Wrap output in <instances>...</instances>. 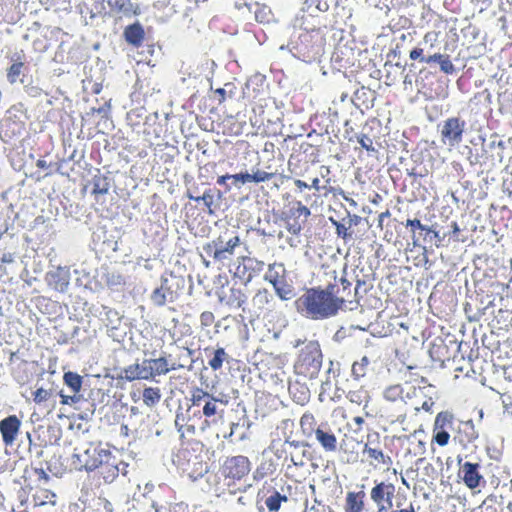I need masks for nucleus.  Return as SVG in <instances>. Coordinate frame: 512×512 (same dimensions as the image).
I'll return each instance as SVG.
<instances>
[{
  "mask_svg": "<svg viewBox=\"0 0 512 512\" xmlns=\"http://www.w3.org/2000/svg\"><path fill=\"white\" fill-rule=\"evenodd\" d=\"M187 197L190 200H194L196 202L202 201L206 208V211L209 214H214L215 199L214 193L211 189L206 190L202 196H194L190 191H188Z\"/></svg>",
  "mask_w": 512,
  "mask_h": 512,
  "instance_id": "31",
  "label": "nucleus"
},
{
  "mask_svg": "<svg viewBox=\"0 0 512 512\" xmlns=\"http://www.w3.org/2000/svg\"><path fill=\"white\" fill-rule=\"evenodd\" d=\"M369 364H370V361L367 356H363L360 359V361H355L352 364V369H351L352 376L357 380L364 377L366 375L367 368H368Z\"/></svg>",
  "mask_w": 512,
  "mask_h": 512,
  "instance_id": "39",
  "label": "nucleus"
},
{
  "mask_svg": "<svg viewBox=\"0 0 512 512\" xmlns=\"http://www.w3.org/2000/svg\"><path fill=\"white\" fill-rule=\"evenodd\" d=\"M424 50L420 47H415L409 53V58L411 60H420L423 63L431 64L438 63L440 66V70L445 74H453L455 71L454 64L452 63L450 56L448 54L435 53L433 55L424 56Z\"/></svg>",
  "mask_w": 512,
  "mask_h": 512,
  "instance_id": "13",
  "label": "nucleus"
},
{
  "mask_svg": "<svg viewBox=\"0 0 512 512\" xmlns=\"http://www.w3.org/2000/svg\"><path fill=\"white\" fill-rule=\"evenodd\" d=\"M365 492L363 490L355 492L349 491L346 494L344 511L362 512L364 510Z\"/></svg>",
  "mask_w": 512,
  "mask_h": 512,
  "instance_id": "26",
  "label": "nucleus"
},
{
  "mask_svg": "<svg viewBox=\"0 0 512 512\" xmlns=\"http://www.w3.org/2000/svg\"><path fill=\"white\" fill-rule=\"evenodd\" d=\"M35 491L32 493V500L35 506L52 505L57 502V495L53 491L35 486Z\"/></svg>",
  "mask_w": 512,
  "mask_h": 512,
  "instance_id": "27",
  "label": "nucleus"
},
{
  "mask_svg": "<svg viewBox=\"0 0 512 512\" xmlns=\"http://www.w3.org/2000/svg\"><path fill=\"white\" fill-rule=\"evenodd\" d=\"M277 175V172H268L257 170L250 174V182L262 183L273 179Z\"/></svg>",
  "mask_w": 512,
  "mask_h": 512,
  "instance_id": "43",
  "label": "nucleus"
},
{
  "mask_svg": "<svg viewBox=\"0 0 512 512\" xmlns=\"http://www.w3.org/2000/svg\"><path fill=\"white\" fill-rule=\"evenodd\" d=\"M316 8L321 12H326L329 10V3L327 0H316Z\"/></svg>",
  "mask_w": 512,
  "mask_h": 512,
  "instance_id": "58",
  "label": "nucleus"
},
{
  "mask_svg": "<svg viewBox=\"0 0 512 512\" xmlns=\"http://www.w3.org/2000/svg\"><path fill=\"white\" fill-rule=\"evenodd\" d=\"M215 321V316L211 311H204L200 315V323L202 327H210Z\"/></svg>",
  "mask_w": 512,
  "mask_h": 512,
  "instance_id": "48",
  "label": "nucleus"
},
{
  "mask_svg": "<svg viewBox=\"0 0 512 512\" xmlns=\"http://www.w3.org/2000/svg\"><path fill=\"white\" fill-rule=\"evenodd\" d=\"M465 129V120L460 117L447 118L440 126L441 142L451 147L459 145L463 141Z\"/></svg>",
  "mask_w": 512,
  "mask_h": 512,
  "instance_id": "8",
  "label": "nucleus"
},
{
  "mask_svg": "<svg viewBox=\"0 0 512 512\" xmlns=\"http://www.w3.org/2000/svg\"><path fill=\"white\" fill-rule=\"evenodd\" d=\"M95 510L96 512H113V505L112 503L103 497H98L95 500Z\"/></svg>",
  "mask_w": 512,
  "mask_h": 512,
  "instance_id": "47",
  "label": "nucleus"
},
{
  "mask_svg": "<svg viewBox=\"0 0 512 512\" xmlns=\"http://www.w3.org/2000/svg\"><path fill=\"white\" fill-rule=\"evenodd\" d=\"M150 370L152 371V378L154 379L156 376L165 375L169 373L171 370L175 369L169 365L168 359L164 356L154 359H147Z\"/></svg>",
  "mask_w": 512,
  "mask_h": 512,
  "instance_id": "28",
  "label": "nucleus"
},
{
  "mask_svg": "<svg viewBox=\"0 0 512 512\" xmlns=\"http://www.w3.org/2000/svg\"><path fill=\"white\" fill-rule=\"evenodd\" d=\"M406 226L412 227L413 231L415 229H419V230H425L427 232H431V229L426 227L425 225H423L419 219H408L406 221Z\"/></svg>",
  "mask_w": 512,
  "mask_h": 512,
  "instance_id": "51",
  "label": "nucleus"
},
{
  "mask_svg": "<svg viewBox=\"0 0 512 512\" xmlns=\"http://www.w3.org/2000/svg\"><path fill=\"white\" fill-rule=\"evenodd\" d=\"M396 486L391 482L374 481L370 490V499L377 506V512H387L393 508Z\"/></svg>",
  "mask_w": 512,
  "mask_h": 512,
  "instance_id": "7",
  "label": "nucleus"
},
{
  "mask_svg": "<svg viewBox=\"0 0 512 512\" xmlns=\"http://www.w3.org/2000/svg\"><path fill=\"white\" fill-rule=\"evenodd\" d=\"M311 215L310 209L301 201L291 202L288 209L282 212L281 219L287 231L292 235H299Z\"/></svg>",
  "mask_w": 512,
  "mask_h": 512,
  "instance_id": "5",
  "label": "nucleus"
},
{
  "mask_svg": "<svg viewBox=\"0 0 512 512\" xmlns=\"http://www.w3.org/2000/svg\"><path fill=\"white\" fill-rule=\"evenodd\" d=\"M63 381L74 393L80 392L82 388V377L79 374L72 371L65 372Z\"/></svg>",
  "mask_w": 512,
  "mask_h": 512,
  "instance_id": "36",
  "label": "nucleus"
},
{
  "mask_svg": "<svg viewBox=\"0 0 512 512\" xmlns=\"http://www.w3.org/2000/svg\"><path fill=\"white\" fill-rule=\"evenodd\" d=\"M52 394H53L52 390H47L42 387L37 388L33 392V401L36 404L40 405V404L48 401L52 397Z\"/></svg>",
  "mask_w": 512,
  "mask_h": 512,
  "instance_id": "44",
  "label": "nucleus"
},
{
  "mask_svg": "<svg viewBox=\"0 0 512 512\" xmlns=\"http://www.w3.org/2000/svg\"><path fill=\"white\" fill-rule=\"evenodd\" d=\"M215 93L219 96V102L223 103L226 99V91L224 88H218L215 90Z\"/></svg>",
  "mask_w": 512,
  "mask_h": 512,
  "instance_id": "61",
  "label": "nucleus"
},
{
  "mask_svg": "<svg viewBox=\"0 0 512 512\" xmlns=\"http://www.w3.org/2000/svg\"><path fill=\"white\" fill-rule=\"evenodd\" d=\"M23 479L30 491L33 490L32 482H47L50 477L43 467L28 466L24 469Z\"/></svg>",
  "mask_w": 512,
  "mask_h": 512,
  "instance_id": "25",
  "label": "nucleus"
},
{
  "mask_svg": "<svg viewBox=\"0 0 512 512\" xmlns=\"http://www.w3.org/2000/svg\"><path fill=\"white\" fill-rule=\"evenodd\" d=\"M21 421L16 415H10L0 421V433L5 445H12L19 433Z\"/></svg>",
  "mask_w": 512,
  "mask_h": 512,
  "instance_id": "16",
  "label": "nucleus"
},
{
  "mask_svg": "<svg viewBox=\"0 0 512 512\" xmlns=\"http://www.w3.org/2000/svg\"><path fill=\"white\" fill-rule=\"evenodd\" d=\"M390 215L391 214H390V211L388 209L385 212H382V213L379 214V216H378V227L379 228L383 227L384 219L390 217Z\"/></svg>",
  "mask_w": 512,
  "mask_h": 512,
  "instance_id": "59",
  "label": "nucleus"
},
{
  "mask_svg": "<svg viewBox=\"0 0 512 512\" xmlns=\"http://www.w3.org/2000/svg\"><path fill=\"white\" fill-rule=\"evenodd\" d=\"M329 295L332 298L334 309L336 314L339 310L343 309L347 303L358 302L357 287L353 288V285L346 278L341 277L338 282L329 284L327 286Z\"/></svg>",
  "mask_w": 512,
  "mask_h": 512,
  "instance_id": "6",
  "label": "nucleus"
},
{
  "mask_svg": "<svg viewBox=\"0 0 512 512\" xmlns=\"http://www.w3.org/2000/svg\"><path fill=\"white\" fill-rule=\"evenodd\" d=\"M23 68V62H15L7 69V80L10 84H14L18 81Z\"/></svg>",
  "mask_w": 512,
  "mask_h": 512,
  "instance_id": "41",
  "label": "nucleus"
},
{
  "mask_svg": "<svg viewBox=\"0 0 512 512\" xmlns=\"http://www.w3.org/2000/svg\"><path fill=\"white\" fill-rule=\"evenodd\" d=\"M160 128L159 124L153 123V124H146L144 128V135L147 137V141H149L152 144V141L154 139L160 138V132L157 130Z\"/></svg>",
  "mask_w": 512,
  "mask_h": 512,
  "instance_id": "46",
  "label": "nucleus"
},
{
  "mask_svg": "<svg viewBox=\"0 0 512 512\" xmlns=\"http://www.w3.org/2000/svg\"><path fill=\"white\" fill-rule=\"evenodd\" d=\"M113 7L126 16L138 15L141 13L140 6L131 0H114Z\"/></svg>",
  "mask_w": 512,
  "mask_h": 512,
  "instance_id": "30",
  "label": "nucleus"
},
{
  "mask_svg": "<svg viewBox=\"0 0 512 512\" xmlns=\"http://www.w3.org/2000/svg\"><path fill=\"white\" fill-rule=\"evenodd\" d=\"M48 285L58 292H65L70 283V275L68 271L58 268L47 275Z\"/></svg>",
  "mask_w": 512,
  "mask_h": 512,
  "instance_id": "22",
  "label": "nucleus"
},
{
  "mask_svg": "<svg viewBox=\"0 0 512 512\" xmlns=\"http://www.w3.org/2000/svg\"><path fill=\"white\" fill-rule=\"evenodd\" d=\"M363 454L367 456L369 464L374 468L379 466H387L389 468L392 465V458L385 454L380 447L373 446L369 438L368 442L364 445Z\"/></svg>",
  "mask_w": 512,
  "mask_h": 512,
  "instance_id": "17",
  "label": "nucleus"
},
{
  "mask_svg": "<svg viewBox=\"0 0 512 512\" xmlns=\"http://www.w3.org/2000/svg\"><path fill=\"white\" fill-rule=\"evenodd\" d=\"M218 404L226 405L227 401L213 396L203 405L202 413L205 417L204 423L206 426L215 425L223 419L224 410L219 409Z\"/></svg>",
  "mask_w": 512,
  "mask_h": 512,
  "instance_id": "18",
  "label": "nucleus"
},
{
  "mask_svg": "<svg viewBox=\"0 0 512 512\" xmlns=\"http://www.w3.org/2000/svg\"><path fill=\"white\" fill-rule=\"evenodd\" d=\"M271 466V463L263 462L260 464V466L257 467V469L254 472V479L260 480L264 478L268 474V470Z\"/></svg>",
  "mask_w": 512,
  "mask_h": 512,
  "instance_id": "50",
  "label": "nucleus"
},
{
  "mask_svg": "<svg viewBox=\"0 0 512 512\" xmlns=\"http://www.w3.org/2000/svg\"><path fill=\"white\" fill-rule=\"evenodd\" d=\"M417 393H421V389H417L415 386H412L406 382L405 387L399 384L387 387L384 391V398L387 401L395 402L397 400H404L405 398L416 396Z\"/></svg>",
  "mask_w": 512,
  "mask_h": 512,
  "instance_id": "20",
  "label": "nucleus"
},
{
  "mask_svg": "<svg viewBox=\"0 0 512 512\" xmlns=\"http://www.w3.org/2000/svg\"><path fill=\"white\" fill-rule=\"evenodd\" d=\"M111 451L100 445H90L83 454L75 455L86 471L96 470Z\"/></svg>",
  "mask_w": 512,
  "mask_h": 512,
  "instance_id": "12",
  "label": "nucleus"
},
{
  "mask_svg": "<svg viewBox=\"0 0 512 512\" xmlns=\"http://www.w3.org/2000/svg\"><path fill=\"white\" fill-rule=\"evenodd\" d=\"M119 461L115 455L110 452L107 457L102 461L98 470L99 476L105 483L113 482L119 475Z\"/></svg>",
  "mask_w": 512,
  "mask_h": 512,
  "instance_id": "21",
  "label": "nucleus"
},
{
  "mask_svg": "<svg viewBox=\"0 0 512 512\" xmlns=\"http://www.w3.org/2000/svg\"><path fill=\"white\" fill-rule=\"evenodd\" d=\"M401 505L402 504L399 501H397V509H390L387 512H416L412 502H410L409 505L405 508H400Z\"/></svg>",
  "mask_w": 512,
  "mask_h": 512,
  "instance_id": "56",
  "label": "nucleus"
},
{
  "mask_svg": "<svg viewBox=\"0 0 512 512\" xmlns=\"http://www.w3.org/2000/svg\"><path fill=\"white\" fill-rule=\"evenodd\" d=\"M124 38L130 45L136 48L140 47L145 39L143 26L139 22L126 26L124 29Z\"/></svg>",
  "mask_w": 512,
  "mask_h": 512,
  "instance_id": "24",
  "label": "nucleus"
},
{
  "mask_svg": "<svg viewBox=\"0 0 512 512\" xmlns=\"http://www.w3.org/2000/svg\"><path fill=\"white\" fill-rule=\"evenodd\" d=\"M231 178H232V177H231V175H230V174H226V175L219 176V177L217 178V184H218V185H225V184H226V181H227L228 179H231Z\"/></svg>",
  "mask_w": 512,
  "mask_h": 512,
  "instance_id": "63",
  "label": "nucleus"
},
{
  "mask_svg": "<svg viewBox=\"0 0 512 512\" xmlns=\"http://www.w3.org/2000/svg\"><path fill=\"white\" fill-rule=\"evenodd\" d=\"M310 187L315 189L316 191L323 190L322 187L320 186V180L317 177L312 180Z\"/></svg>",
  "mask_w": 512,
  "mask_h": 512,
  "instance_id": "64",
  "label": "nucleus"
},
{
  "mask_svg": "<svg viewBox=\"0 0 512 512\" xmlns=\"http://www.w3.org/2000/svg\"><path fill=\"white\" fill-rule=\"evenodd\" d=\"M284 267L282 264L277 265L276 263L270 264L268 267V273L265 276V279L272 284V286L276 285L281 280L285 279L284 276Z\"/></svg>",
  "mask_w": 512,
  "mask_h": 512,
  "instance_id": "34",
  "label": "nucleus"
},
{
  "mask_svg": "<svg viewBox=\"0 0 512 512\" xmlns=\"http://www.w3.org/2000/svg\"><path fill=\"white\" fill-rule=\"evenodd\" d=\"M293 347H300L293 364L294 373L306 380L316 379L323 362L320 343L317 340L297 339L294 341Z\"/></svg>",
  "mask_w": 512,
  "mask_h": 512,
  "instance_id": "1",
  "label": "nucleus"
},
{
  "mask_svg": "<svg viewBox=\"0 0 512 512\" xmlns=\"http://www.w3.org/2000/svg\"><path fill=\"white\" fill-rule=\"evenodd\" d=\"M148 360L144 359L142 363H134L125 367L121 372V378L132 382L134 380H150L152 371L150 370Z\"/></svg>",
  "mask_w": 512,
  "mask_h": 512,
  "instance_id": "15",
  "label": "nucleus"
},
{
  "mask_svg": "<svg viewBox=\"0 0 512 512\" xmlns=\"http://www.w3.org/2000/svg\"><path fill=\"white\" fill-rule=\"evenodd\" d=\"M295 307L300 314L313 320H322L336 315L327 287L306 289L296 299Z\"/></svg>",
  "mask_w": 512,
  "mask_h": 512,
  "instance_id": "2",
  "label": "nucleus"
},
{
  "mask_svg": "<svg viewBox=\"0 0 512 512\" xmlns=\"http://www.w3.org/2000/svg\"><path fill=\"white\" fill-rule=\"evenodd\" d=\"M247 302V295L245 291L239 287L232 286L229 290V296L227 298V305L232 308L244 309V304Z\"/></svg>",
  "mask_w": 512,
  "mask_h": 512,
  "instance_id": "29",
  "label": "nucleus"
},
{
  "mask_svg": "<svg viewBox=\"0 0 512 512\" xmlns=\"http://www.w3.org/2000/svg\"><path fill=\"white\" fill-rule=\"evenodd\" d=\"M251 471V462L243 455L229 456L219 467V475L224 484L233 491L248 477Z\"/></svg>",
  "mask_w": 512,
  "mask_h": 512,
  "instance_id": "4",
  "label": "nucleus"
},
{
  "mask_svg": "<svg viewBox=\"0 0 512 512\" xmlns=\"http://www.w3.org/2000/svg\"><path fill=\"white\" fill-rule=\"evenodd\" d=\"M59 396L61 398L60 403L62 405H69L71 403H76L78 398L76 396L65 395L62 391L59 392Z\"/></svg>",
  "mask_w": 512,
  "mask_h": 512,
  "instance_id": "55",
  "label": "nucleus"
},
{
  "mask_svg": "<svg viewBox=\"0 0 512 512\" xmlns=\"http://www.w3.org/2000/svg\"><path fill=\"white\" fill-rule=\"evenodd\" d=\"M300 428L306 437L310 438L314 435L325 452L331 453L337 450L338 441L336 435L327 423L318 425L312 413L306 412L301 416Z\"/></svg>",
  "mask_w": 512,
  "mask_h": 512,
  "instance_id": "3",
  "label": "nucleus"
},
{
  "mask_svg": "<svg viewBox=\"0 0 512 512\" xmlns=\"http://www.w3.org/2000/svg\"><path fill=\"white\" fill-rule=\"evenodd\" d=\"M228 360V354L225 349L220 347L213 351L212 357L209 359L208 364L214 371L220 370L223 363Z\"/></svg>",
  "mask_w": 512,
  "mask_h": 512,
  "instance_id": "35",
  "label": "nucleus"
},
{
  "mask_svg": "<svg viewBox=\"0 0 512 512\" xmlns=\"http://www.w3.org/2000/svg\"><path fill=\"white\" fill-rule=\"evenodd\" d=\"M231 179L234 180L235 184L237 182H240L241 184H245V183H248L250 182V173L248 172H245V173H237V174H233L231 175Z\"/></svg>",
  "mask_w": 512,
  "mask_h": 512,
  "instance_id": "53",
  "label": "nucleus"
},
{
  "mask_svg": "<svg viewBox=\"0 0 512 512\" xmlns=\"http://www.w3.org/2000/svg\"><path fill=\"white\" fill-rule=\"evenodd\" d=\"M150 299L157 307H162L167 302H173L176 299V294L172 290L168 278L161 279V285L153 290Z\"/></svg>",
  "mask_w": 512,
  "mask_h": 512,
  "instance_id": "19",
  "label": "nucleus"
},
{
  "mask_svg": "<svg viewBox=\"0 0 512 512\" xmlns=\"http://www.w3.org/2000/svg\"><path fill=\"white\" fill-rule=\"evenodd\" d=\"M263 269V261L248 256H241L237 258L232 273L234 278H238L246 285L252 278L262 272Z\"/></svg>",
  "mask_w": 512,
  "mask_h": 512,
  "instance_id": "10",
  "label": "nucleus"
},
{
  "mask_svg": "<svg viewBox=\"0 0 512 512\" xmlns=\"http://www.w3.org/2000/svg\"><path fill=\"white\" fill-rule=\"evenodd\" d=\"M358 143L361 145L362 148H364L365 150L367 151H374V147H373V141L372 139L366 135V134H361L358 136Z\"/></svg>",
  "mask_w": 512,
  "mask_h": 512,
  "instance_id": "49",
  "label": "nucleus"
},
{
  "mask_svg": "<svg viewBox=\"0 0 512 512\" xmlns=\"http://www.w3.org/2000/svg\"><path fill=\"white\" fill-rule=\"evenodd\" d=\"M336 233L339 237L347 239L351 237V233L348 232V228L341 223L335 222Z\"/></svg>",
  "mask_w": 512,
  "mask_h": 512,
  "instance_id": "52",
  "label": "nucleus"
},
{
  "mask_svg": "<svg viewBox=\"0 0 512 512\" xmlns=\"http://www.w3.org/2000/svg\"><path fill=\"white\" fill-rule=\"evenodd\" d=\"M143 403L148 407H154L161 400V390L158 387H146L142 393Z\"/></svg>",
  "mask_w": 512,
  "mask_h": 512,
  "instance_id": "33",
  "label": "nucleus"
},
{
  "mask_svg": "<svg viewBox=\"0 0 512 512\" xmlns=\"http://www.w3.org/2000/svg\"><path fill=\"white\" fill-rule=\"evenodd\" d=\"M288 391L294 402L305 405L310 400V389L299 380L290 381Z\"/></svg>",
  "mask_w": 512,
  "mask_h": 512,
  "instance_id": "23",
  "label": "nucleus"
},
{
  "mask_svg": "<svg viewBox=\"0 0 512 512\" xmlns=\"http://www.w3.org/2000/svg\"><path fill=\"white\" fill-rule=\"evenodd\" d=\"M294 184H295V186H296L300 191H302V190H304V189H308V188H309V185H308L305 181L300 180V179H296V180L294 181Z\"/></svg>",
  "mask_w": 512,
  "mask_h": 512,
  "instance_id": "60",
  "label": "nucleus"
},
{
  "mask_svg": "<svg viewBox=\"0 0 512 512\" xmlns=\"http://www.w3.org/2000/svg\"><path fill=\"white\" fill-rule=\"evenodd\" d=\"M434 406V401L432 400V398H428L426 399L422 404L421 406H415V411L416 412H419L420 410H424L426 412H431L432 411V408Z\"/></svg>",
  "mask_w": 512,
  "mask_h": 512,
  "instance_id": "54",
  "label": "nucleus"
},
{
  "mask_svg": "<svg viewBox=\"0 0 512 512\" xmlns=\"http://www.w3.org/2000/svg\"><path fill=\"white\" fill-rule=\"evenodd\" d=\"M276 294L282 300H289L293 297V287L287 283L286 279L281 280L273 286Z\"/></svg>",
  "mask_w": 512,
  "mask_h": 512,
  "instance_id": "40",
  "label": "nucleus"
},
{
  "mask_svg": "<svg viewBox=\"0 0 512 512\" xmlns=\"http://www.w3.org/2000/svg\"><path fill=\"white\" fill-rule=\"evenodd\" d=\"M353 421L358 426V428L355 430V432H359L362 429V425L364 424V418L361 416H356L353 418Z\"/></svg>",
  "mask_w": 512,
  "mask_h": 512,
  "instance_id": "62",
  "label": "nucleus"
},
{
  "mask_svg": "<svg viewBox=\"0 0 512 512\" xmlns=\"http://www.w3.org/2000/svg\"><path fill=\"white\" fill-rule=\"evenodd\" d=\"M480 465L478 463L465 462L460 466L459 476L469 489H475L484 483V478L479 472Z\"/></svg>",
  "mask_w": 512,
  "mask_h": 512,
  "instance_id": "14",
  "label": "nucleus"
},
{
  "mask_svg": "<svg viewBox=\"0 0 512 512\" xmlns=\"http://www.w3.org/2000/svg\"><path fill=\"white\" fill-rule=\"evenodd\" d=\"M454 420V414L448 410L441 411L436 415L433 423L432 443H436L440 447L448 445Z\"/></svg>",
  "mask_w": 512,
  "mask_h": 512,
  "instance_id": "9",
  "label": "nucleus"
},
{
  "mask_svg": "<svg viewBox=\"0 0 512 512\" xmlns=\"http://www.w3.org/2000/svg\"><path fill=\"white\" fill-rule=\"evenodd\" d=\"M240 245V237L233 236L226 242L219 236L217 239L204 246L205 252L216 261H223L234 254L236 247Z\"/></svg>",
  "mask_w": 512,
  "mask_h": 512,
  "instance_id": "11",
  "label": "nucleus"
},
{
  "mask_svg": "<svg viewBox=\"0 0 512 512\" xmlns=\"http://www.w3.org/2000/svg\"><path fill=\"white\" fill-rule=\"evenodd\" d=\"M288 500L287 496L281 495L278 491H275L272 495L266 498L265 504L270 512H277L282 502Z\"/></svg>",
  "mask_w": 512,
  "mask_h": 512,
  "instance_id": "37",
  "label": "nucleus"
},
{
  "mask_svg": "<svg viewBox=\"0 0 512 512\" xmlns=\"http://www.w3.org/2000/svg\"><path fill=\"white\" fill-rule=\"evenodd\" d=\"M109 187L105 179L96 177L93 179L92 194L93 195H104L108 192Z\"/></svg>",
  "mask_w": 512,
  "mask_h": 512,
  "instance_id": "45",
  "label": "nucleus"
},
{
  "mask_svg": "<svg viewBox=\"0 0 512 512\" xmlns=\"http://www.w3.org/2000/svg\"><path fill=\"white\" fill-rule=\"evenodd\" d=\"M330 167L328 166H321V177L325 180V185L322 186V189L324 190V196H328L329 194L335 195V188L331 185V178H330Z\"/></svg>",
  "mask_w": 512,
  "mask_h": 512,
  "instance_id": "42",
  "label": "nucleus"
},
{
  "mask_svg": "<svg viewBox=\"0 0 512 512\" xmlns=\"http://www.w3.org/2000/svg\"><path fill=\"white\" fill-rule=\"evenodd\" d=\"M190 394V401L192 407H200L201 405H204L207 401H209L210 398L213 397L212 394L208 393L207 391L200 387H193L190 391Z\"/></svg>",
  "mask_w": 512,
  "mask_h": 512,
  "instance_id": "32",
  "label": "nucleus"
},
{
  "mask_svg": "<svg viewBox=\"0 0 512 512\" xmlns=\"http://www.w3.org/2000/svg\"><path fill=\"white\" fill-rule=\"evenodd\" d=\"M270 293L267 289H260L252 298V305L257 310H262L270 301Z\"/></svg>",
  "mask_w": 512,
  "mask_h": 512,
  "instance_id": "38",
  "label": "nucleus"
},
{
  "mask_svg": "<svg viewBox=\"0 0 512 512\" xmlns=\"http://www.w3.org/2000/svg\"><path fill=\"white\" fill-rule=\"evenodd\" d=\"M243 125L237 121H234L229 127V135H240L242 133Z\"/></svg>",
  "mask_w": 512,
  "mask_h": 512,
  "instance_id": "57",
  "label": "nucleus"
}]
</instances>
